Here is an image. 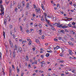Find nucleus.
I'll return each mask as SVG.
<instances>
[{"mask_svg":"<svg viewBox=\"0 0 76 76\" xmlns=\"http://www.w3.org/2000/svg\"><path fill=\"white\" fill-rule=\"evenodd\" d=\"M53 25L54 26H57V27L58 28H67V27H71V28H76V26H72V24H68L67 26L65 25L63 26V24H60V23H55V24H54Z\"/></svg>","mask_w":76,"mask_h":76,"instance_id":"obj_1","label":"nucleus"},{"mask_svg":"<svg viewBox=\"0 0 76 76\" xmlns=\"http://www.w3.org/2000/svg\"><path fill=\"white\" fill-rule=\"evenodd\" d=\"M36 11L37 13H41V11L39 8L36 9Z\"/></svg>","mask_w":76,"mask_h":76,"instance_id":"obj_2","label":"nucleus"},{"mask_svg":"<svg viewBox=\"0 0 76 76\" xmlns=\"http://www.w3.org/2000/svg\"><path fill=\"white\" fill-rule=\"evenodd\" d=\"M69 54L71 55H72L73 54V52H72V50H70V49L69 50Z\"/></svg>","mask_w":76,"mask_h":76,"instance_id":"obj_3","label":"nucleus"},{"mask_svg":"<svg viewBox=\"0 0 76 76\" xmlns=\"http://www.w3.org/2000/svg\"><path fill=\"white\" fill-rule=\"evenodd\" d=\"M29 7V4L27 3L26 5V9H28Z\"/></svg>","mask_w":76,"mask_h":76,"instance_id":"obj_4","label":"nucleus"},{"mask_svg":"<svg viewBox=\"0 0 76 76\" xmlns=\"http://www.w3.org/2000/svg\"><path fill=\"white\" fill-rule=\"evenodd\" d=\"M46 17L45 16V20H46V22H47V23H48V24H49V25H50V22H49L48 21V20H47V19H46Z\"/></svg>","mask_w":76,"mask_h":76,"instance_id":"obj_5","label":"nucleus"},{"mask_svg":"<svg viewBox=\"0 0 76 76\" xmlns=\"http://www.w3.org/2000/svg\"><path fill=\"white\" fill-rule=\"evenodd\" d=\"M72 19H73V18H68L67 19V20H68V21H70V20H72Z\"/></svg>","mask_w":76,"mask_h":76,"instance_id":"obj_6","label":"nucleus"},{"mask_svg":"<svg viewBox=\"0 0 76 76\" xmlns=\"http://www.w3.org/2000/svg\"><path fill=\"white\" fill-rule=\"evenodd\" d=\"M68 44H69L70 45H72V46H73V43H72V42H68Z\"/></svg>","mask_w":76,"mask_h":76,"instance_id":"obj_7","label":"nucleus"},{"mask_svg":"<svg viewBox=\"0 0 76 76\" xmlns=\"http://www.w3.org/2000/svg\"><path fill=\"white\" fill-rule=\"evenodd\" d=\"M14 48L15 49H14V50H18V47L16 45H15L14 46Z\"/></svg>","mask_w":76,"mask_h":76,"instance_id":"obj_8","label":"nucleus"},{"mask_svg":"<svg viewBox=\"0 0 76 76\" xmlns=\"http://www.w3.org/2000/svg\"><path fill=\"white\" fill-rule=\"evenodd\" d=\"M6 22H7V20L6 19L4 20V23L5 25H6Z\"/></svg>","mask_w":76,"mask_h":76,"instance_id":"obj_9","label":"nucleus"},{"mask_svg":"<svg viewBox=\"0 0 76 76\" xmlns=\"http://www.w3.org/2000/svg\"><path fill=\"white\" fill-rule=\"evenodd\" d=\"M18 9L20 8V3H18Z\"/></svg>","mask_w":76,"mask_h":76,"instance_id":"obj_10","label":"nucleus"},{"mask_svg":"<svg viewBox=\"0 0 76 76\" xmlns=\"http://www.w3.org/2000/svg\"><path fill=\"white\" fill-rule=\"evenodd\" d=\"M41 32H42V30H40L39 31V35H41L42 34Z\"/></svg>","mask_w":76,"mask_h":76,"instance_id":"obj_11","label":"nucleus"},{"mask_svg":"<svg viewBox=\"0 0 76 76\" xmlns=\"http://www.w3.org/2000/svg\"><path fill=\"white\" fill-rule=\"evenodd\" d=\"M35 42L37 43H39V40H38V39H36Z\"/></svg>","mask_w":76,"mask_h":76,"instance_id":"obj_12","label":"nucleus"},{"mask_svg":"<svg viewBox=\"0 0 76 76\" xmlns=\"http://www.w3.org/2000/svg\"><path fill=\"white\" fill-rule=\"evenodd\" d=\"M7 19H8L9 20V21H10V17H9V16H8L7 17Z\"/></svg>","mask_w":76,"mask_h":76,"instance_id":"obj_13","label":"nucleus"},{"mask_svg":"<svg viewBox=\"0 0 76 76\" xmlns=\"http://www.w3.org/2000/svg\"><path fill=\"white\" fill-rule=\"evenodd\" d=\"M3 35L4 37V39H5V32L4 31L3 32Z\"/></svg>","mask_w":76,"mask_h":76,"instance_id":"obj_14","label":"nucleus"},{"mask_svg":"<svg viewBox=\"0 0 76 76\" xmlns=\"http://www.w3.org/2000/svg\"><path fill=\"white\" fill-rule=\"evenodd\" d=\"M26 57L27 58H26V61H28L29 59L28 58V56H26Z\"/></svg>","mask_w":76,"mask_h":76,"instance_id":"obj_15","label":"nucleus"},{"mask_svg":"<svg viewBox=\"0 0 76 76\" xmlns=\"http://www.w3.org/2000/svg\"><path fill=\"white\" fill-rule=\"evenodd\" d=\"M18 50H19V51L20 52H21V51H22V48H20L18 49Z\"/></svg>","mask_w":76,"mask_h":76,"instance_id":"obj_16","label":"nucleus"},{"mask_svg":"<svg viewBox=\"0 0 76 76\" xmlns=\"http://www.w3.org/2000/svg\"><path fill=\"white\" fill-rule=\"evenodd\" d=\"M16 69H17V73H18H18H19V69H18V67L17 66V67Z\"/></svg>","mask_w":76,"mask_h":76,"instance_id":"obj_17","label":"nucleus"},{"mask_svg":"<svg viewBox=\"0 0 76 76\" xmlns=\"http://www.w3.org/2000/svg\"><path fill=\"white\" fill-rule=\"evenodd\" d=\"M53 20L56 21L57 20V18L56 17H53Z\"/></svg>","mask_w":76,"mask_h":76,"instance_id":"obj_18","label":"nucleus"},{"mask_svg":"<svg viewBox=\"0 0 76 76\" xmlns=\"http://www.w3.org/2000/svg\"><path fill=\"white\" fill-rule=\"evenodd\" d=\"M60 48V47L59 46H57L56 47V49H58L59 48Z\"/></svg>","mask_w":76,"mask_h":76,"instance_id":"obj_19","label":"nucleus"},{"mask_svg":"<svg viewBox=\"0 0 76 76\" xmlns=\"http://www.w3.org/2000/svg\"><path fill=\"white\" fill-rule=\"evenodd\" d=\"M49 56H50V54L48 53H47L46 55V57H49Z\"/></svg>","mask_w":76,"mask_h":76,"instance_id":"obj_20","label":"nucleus"},{"mask_svg":"<svg viewBox=\"0 0 76 76\" xmlns=\"http://www.w3.org/2000/svg\"><path fill=\"white\" fill-rule=\"evenodd\" d=\"M10 46H13V44H12V42H11V41H10Z\"/></svg>","mask_w":76,"mask_h":76,"instance_id":"obj_21","label":"nucleus"},{"mask_svg":"<svg viewBox=\"0 0 76 76\" xmlns=\"http://www.w3.org/2000/svg\"><path fill=\"white\" fill-rule=\"evenodd\" d=\"M40 63L41 64H45V62H44V61H42Z\"/></svg>","mask_w":76,"mask_h":76,"instance_id":"obj_22","label":"nucleus"},{"mask_svg":"<svg viewBox=\"0 0 76 76\" xmlns=\"http://www.w3.org/2000/svg\"><path fill=\"white\" fill-rule=\"evenodd\" d=\"M12 36H13V38L14 39H15V37H16V36H15V34H13Z\"/></svg>","mask_w":76,"mask_h":76,"instance_id":"obj_23","label":"nucleus"},{"mask_svg":"<svg viewBox=\"0 0 76 76\" xmlns=\"http://www.w3.org/2000/svg\"><path fill=\"white\" fill-rule=\"evenodd\" d=\"M61 49L62 50V52H63V51H64V48H62Z\"/></svg>","mask_w":76,"mask_h":76,"instance_id":"obj_24","label":"nucleus"},{"mask_svg":"<svg viewBox=\"0 0 76 76\" xmlns=\"http://www.w3.org/2000/svg\"><path fill=\"white\" fill-rule=\"evenodd\" d=\"M41 20H42V21L44 22V18L42 17Z\"/></svg>","mask_w":76,"mask_h":76,"instance_id":"obj_25","label":"nucleus"},{"mask_svg":"<svg viewBox=\"0 0 76 76\" xmlns=\"http://www.w3.org/2000/svg\"><path fill=\"white\" fill-rule=\"evenodd\" d=\"M72 32L73 34V35H76V33H75V32H73V31H72Z\"/></svg>","mask_w":76,"mask_h":76,"instance_id":"obj_26","label":"nucleus"},{"mask_svg":"<svg viewBox=\"0 0 76 76\" xmlns=\"http://www.w3.org/2000/svg\"><path fill=\"white\" fill-rule=\"evenodd\" d=\"M47 51L48 53H52V52H53L51 50H50V51L47 50Z\"/></svg>","mask_w":76,"mask_h":76,"instance_id":"obj_27","label":"nucleus"},{"mask_svg":"<svg viewBox=\"0 0 76 76\" xmlns=\"http://www.w3.org/2000/svg\"><path fill=\"white\" fill-rule=\"evenodd\" d=\"M12 3L10 5V8L11 9L12 8Z\"/></svg>","mask_w":76,"mask_h":76,"instance_id":"obj_28","label":"nucleus"},{"mask_svg":"<svg viewBox=\"0 0 76 76\" xmlns=\"http://www.w3.org/2000/svg\"><path fill=\"white\" fill-rule=\"evenodd\" d=\"M9 27L10 28L12 29V27H13V26H12V25H11Z\"/></svg>","mask_w":76,"mask_h":76,"instance_id":"obj_29","label":"nucleus"},{"mask_svg":"<svg viewBox=\"0 0 76 76\" xmlns=\"http://www.w3.org/2000/svg\"><path fill=\"white\" fill-rule=\"evenodd\" d=\"M23 10V7H21L20 10V12L22 11Z\"/></svg>","mask_w":76,"mask_h":76,"instance_id":"obj_30","label":"nucleus"},{"mask_svg":"<svg viewBox=\"0 0 76 76\" xmlns=\"http://www.w3.org/2000/svg\"><path fill=\"white\" fill-rule=\"evenodd\" d=\"M26 42V41H23L22 42V44H25V43Z\"/></svg>","mask_w":76,"mask_h":76,"instance_id":"obj_31","label":"nucleus"},{"mask_svg":"<svg viewBox=\"0 0 76 76\" xmlns=\"http://www.w3.org/2000/svg\"><path fill=\"white\" fill-rule=\"evenodd\" d=\"M42 39H44V36H42Z\"/></svg>","mask_w":76,"mask_h":76,"instance_id":"obj_32","label":"nucleus"},{"mask_svg":"<svg viewBox=\"0 0 76 76\" xmlns=\"http://www.w3.org/2000/svg\"><path fill=\"white\" fill-rule=\"evenodd\" d=\"M39 27L40 28H42V26L41 24H39Z\"/></svg>","mask_w":76,"mask_h":76,"instance_id":"obj_33","label":"nucleus"},{"mask_svg":"<svg viewBox=\"0 0 76 76\" xmlns=\"http://www.w3.org/2000/svg\"><path fill=\"white\" fill-rule=\"evenodd\" d=\"M31 45V41H30V42H29L28 43V45Z\"/></svg>","mask_w":76,"mask_h":76,"instance_id":"obj_34","label":"nucleus"},{"mask_svg":"<svg viewBox=\"0 0 76 76\" xmlns=\"http://www.w3.org/2000/svg\"><path fill=\"white\" fill-rule=\"evenodd\" d=\"M12 67L13 69H15V67H14V65H12Z\"/></svg>","mask_w":76,"mask_h":76,"instance_id":"obj_35","label":"nucleus"},{"mask_svg":"<svg viewBox=\"0 0 76 76\" xmlns=\"http://www.w3.org/2000/svg\"><path fill=\"white\" fill-rule=\"evenodd\" d=\"M72 24L73 25H75V22H72Z\"/></svg>","mask_w":76,"mask_h":76,"instance_id":"obj_36","label":"nucleus"},{"mask_svg":"<svg viewBox=\"0 0 76 76\" xmlns=\"http://www.w3.org/2000/svg\"><path fill=\"white\" fill-rule=\"evenodd\" d=\"M1 3H2V0H0V4H1Z\"/></svg>","mask_w":76,"mask_h":76,"instance_id":"obj_37","label":"nucleus"},{"mask_svg":"<svg viewBox=\"0 0 76 76\" xmlns=\"http://www.w3.org/2000/svg\"><path fill=\"white\" fill-rule=\"evenodd\" d=\"M26 31L27 32V33H29V30H27Z\"/></svg>","mask_w":76,"mask_h":76,"instance_id":"obj_38","label":"nucleus"},{"mask_svg":"<svg viewBox=\"0 0 76 76\" xmlns=\"http://www.w3.org/2000/svg\"><path fill=\"white\" fill-rule=\"evenodd\" d=\"M58 39H60V40L61 39V37H58Z\"/></svg>","mask_w":76,"mask_h":76,"instance_id":"obj_39","label":"nucleus"},{"mask_svg":"<svg viewBox=\"0 0 76 76\" xmlns=\"http://www.w3.org/2000/svg\"><path fill=\"white\" fill-rule=\"evenodd\" d=\"M15 54H16V52L15 51H14L13 52V55H15Z\"/></svg>","mask_w":76,"mask_h":76,"instance_id":"obj_40","label":"nucleus"},{"mask_svg":"<svg viewBox=\"0 0 76 76\" xmlns=\"http://www.w3.org/2000/svg\"><path fill=\"white\" fill-rule=\"evenodd\" d=\"M54 40L55 41H57L58 40L57 39H54Z\"/></svg>","mask_w":76,"mask_h":76,"instance_id":"obj_41","label":"nucleus"},{"mask_svg":"<svg viewBox=\"0 0 76 76\" xmlns=\"http://www.w3.org/2000/svg\"><path fill=\"white\" fill-rule=\"evenodd\" d=\"M42 9L43 10H44V7L43 6H42Z\"/></svg>","mask_w":76,"mask_h":76,"instance_id":"obj_42","label":"nucleus"},{"mask_svg":"<svg viewBox=\"0 0 76 76\" xmlns=\"http://www.w3.org/2000/svg\"><path fill=\"white\" fill-rule=\"evenodd\" d=\"M60 31L61 32H62L63 33H64V31L63 30H62L61 31Z\"/></svg>","mask_w":76,"mask_h":76,"instance_id":"obj_43","label":"nucleus"},{"mask_svg":"<svg viewBox=\"0 0 76 76\" xmlns=\"http://www.w3.org/2000/svg\"><path fill=\"white\" fill-rule=\"evenodd\" d=\"M41 57L42 58H44V56L43 55H41Z\"/></svg>","mask_w":76,"mask_h":76,"instance_id":"obj_44","label":"nucleus"},{"mask_svg":"<svg viewBox=\"0 0 76 76\" xmlns=\"http://www.w3.org/2000/svg\"><path fill=\"white\" fill-rule=\"evenodd\" d=\"M23 6H25V3L23 2Z\"/></svg>","mask_w":76,"mask_h":76,"instance_id":"obj_45","label":"nucleus"},{"mask_svg":"<svg viewBox=\"0 0 76 76\" xmlns=\"http://www.w3.org/2000/svg\"><path fill=\"white\" fill-rule=\"evenodd\" d=\"M17 10H18V8H16L15 9V12H16Z\"/></svg>","mask_w":76,"mask_h":76,"instance_id":"obj_46","label":"nucleus"},{"mask_svg":"<svg viewBox=\"0 0 76 76\" xmlns=\"http://www.w3.org/2000/svg\"><path fill=\"white\" fill-rule=\"evenodd\" d=\"M60 63L61 62V63H63V62H64V61H63V60H62V61H60Z\"/></svg>","mask_w":76,"mask_h":76,"instance_id":"obj_47","label":"nucleus"},{"mask_svg":"<svg viewBox=\"0 0 76 76\" xmlns=\"http://www.w3.org/2000/svg\"><path fill=\"white\" fill-rule=\"evenodd\" d=\"M23 72L22 73H21V76H23Z\"/></svg>","mask_w":76,"mask_h":76,"instance_id":"obj_48","label":"nucleus"},{"mask_svg":"<svg viewBox=\"0 0 76 76\" xmlns=\"http://www.w3.org/2000/svg\"><path fill=\"white\" fill-rule=\"evenodd\" d=\"M12 31H11L10 32V34L11 35H12Z\"/></svg>","mask_w":76,"mask_h":76,"instance_id":"obj_49","label":"nucleus"},{"mask_svg":"<svg viewBox=\"0 0 76 76\" xmlns=\"http://www.w3.org/2000/svg\"><path fill=\"white\" fill-rule=\"evenodd\" d=\"M48 45V43H45V45H46V46H47Z\"/></svg>","mask_w":76,"mask_h":76,"instance_id":"obj_50","label":"nucleus"},{"mask_svg":"<svg viewBox=\"0 0 76 76\" xmlns=\"http://www.w3.org/2000/svg\"><path fill=\"white\" fill-rule=\"evenodd\" d=\"M27 41H28L29 42H30V41H31V39H27Z\"/></svg>","mask_w":76,"mask_h":76,"instance_id":"obj_51","label":"nucleus"},{"mask_svg":"<svg viewBox=\"0 0 76 76\" xmlns=\"http://www.w3.org/2000/svg\"><path fill=\"white\" fill-rule=\"evenodd\" d=\"M65 31L66 32H69V31L66 29H65Z\"/></svg>","mask_w":76,"mask_h":76,"instance_id":"obj_52","label":"nucleus"},{"mask_svg":"<svg viewBox=\"0 0 76 76\" xmlns=\"http://www.w3.org/2000/svg\"><path fill=\"white\" fill-rule=\"evenodd\" d=\"M28 67L29 68H30V67H31V65H29L28 66Z\"/></svg>","mask_w":76,"mask_h":76,"instance_id":"obj_53","label":"nucleus"},{"mask_svg":"<svg viewBox=\"0 0 76 76\" xmlns=\"http://www.w3.org/2000/svg\"><path fill=\"white\" fill-rule=\"evenodd\" d=\"M16 56V55H13V57L14 58H15V56Z\"/></svg>","mask_w":76,"mask_h":76,"instance_id":"obj_54","label":"nucleus"},{"mask_svg":"<svg viewBox=\"0 0 76 76\" xmlns=\"http://www.w3.org/2000/svg\"><path fill=\"white\" fill-rule=\"evenodd\" d=\"M10 51V56H12V52H11V51Z\"/></svg>","mask_w":76,"mask_h":76,"instance_id":"obj_55","label":"nucleus"},{"mask_svg":"<svg viewBox=\"0 0 76 76\" xmlns=\"http://www.w3.org/2000/svg\"><path fill=\"white\" fill-rule=\"evenodd\" d=\"M35 26H38V25L37 24H35L34 25Z\"/></svg>","mask_w":76,"mask_h":76,"instance_id":"obj_56","label":"nucleus"},{"mask_svg":"<svg viewBox=\"0 0 76 76\" xmlns=\"http://www.w3.org/2000/svg\"><path fill=\"white\" fill-rule=\"evenodd\" d=\"M33 6H34V8H36V6L35 5L33 4Z\"/></svg>","mask_w":76,"mask_h":76,"instance_id":"obj_57","label":"nucleus"},{"mask_svg":"<svg viewBox=\"0 0 76 76\" xmlns=\"http://www.w3.org/2000/svg\"><path fill=\"white\" fill-rule=\"evenodd\" d=\"M60 56L61 57H63V55L62 54H60Z\"/></svg>","mask_w":76,"mask_h":76,"instance_id":"obj_58","label":"nucleus"},{"mask_svg":"<svg viewBox=\"0 0 76 76\" xmlns=\"http://www.w3.org/2000/svg\"><path fill=\"white\" fill-rule=\"evenodd\" d=\"M9 1H8L6 3H7V4H9Z\"/></svg>","mask_w":76,"mask_h":76,"instance_id":"obj_59","label":"nucleus"},{"mask_svg":"<svg viewBox=\"0 0 76 76\" xmlns=\"http://www.w3.org/2000/svg\"><path fill=\"white\" fill-rule=\"evenodd\" d=\"M44 15H45V17L47 16V14L46 13H45Z\"/></svg>","mask_w":76,"mask_h":76,"instance_id":"obj_60","label":"nucleus"},{"mask_svg":"<svg viewBox=\"0 0 76 76\" xmlns=\"http://www.w3.org/2000/svg\"><path fill=\"white\" fill-rule=\"evenodd\" d=\"M72 73H75V70H72Z\"/></svg>","mask_w":76,"mask_h":76,"instance_id":"obj_61","label":"nucleus"},{"mask_svg":"<svg viewBox=\"0 0 76 76\" xmlns=\"http://www.w3.org/2000/svg\"><path fill=\"white\" fill-rule=\"evenodd\" d=\"M19 41H20V42H22V40L21 39H20L19 40Z\"/></svg>","mask_w":76,"mask_h":76,"instance_id":"obj_62","label":"nucleus"},{"mask_svg":"<svg viewBox=\"0 0 76 76\" xmlns=\"http://www.w3.org/2000/svg\"><path fill=\"white\" fill-rule=\"evenodd\" d=\"M18 38H16V39H15V41H18Z\"/></svg>","mask_w":76,"mask_h":76,"instance_id":"obj_63","label":"nucleus"},{"mask_svg":"<svg viewBox=\"0 0 76 76\" xmlns=\"http://www.w3.org/2000/svg\"><path fill=\"white\" fill-rule=\"evenodd\" d=\"M61 76H64V74H61Z\"/></svg>","mask_w":76,"mask_h":76,"instance_id":"obj_64","label":"nucleus"}]
</instances>
